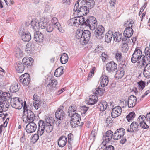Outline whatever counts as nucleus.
Masks as SVG:
<instances>
[{
	"mask_svg": "<svg viewBox=\"0 0 150 150\" xmlns=\"http://www.w3.org/2000/svg\"><path fill=\"white\" fill-rule=\"evenodd\" d=\"M114 148L113 146L112 145H109L106 147L104 149V150H114Z\"/></svg>",
	"mask_w": 150,
	"mask_h": 150,
	"instance_id": "obj_64",
	"label": "nucleus"
},
{
	"mask_svg": "<svg viewBox=\"0 0 150 150\" xmlns=\"http://www.w3.org/2000/svg\"><path fill=\"white\" fill-rule=\"evenodd\" d=\"M35 117L34 113H23V121L26 123L32 122Z\"/></svg>",
	"mask_w": 150,
	"mask_h": 150,
	"instance_id": "obj_8",
	"label": "nucleus"
},
{
	"mask_svg": "<svg viewBox=\"0 0 150 150\" xmlns=\"http://www.w3.org/2000/svg\"><path fill=\"white\" fill-rule=\"evenodd\" d=\"M139 126V124L138 122L135 121L133 122L130 125V132L136 131L138 129Z\"/></svg>",
	"mask_w": 150,
	"mask_h": 150,
	"instance_id": "obj_32",
	"label": "nucleus"
},
{
	"mask_svg": "<svg viewBox=\"0 0 150 150\" xmlns=\"http://www.w3.org/2000/svg\"><path fill=\"white\" fill-rule=\"evenodd\" d=\"M108 105V104L105 101L103 102L100 106V110L102 111H104L107 109V107L108 109L109 105Z\"/></svg>",
	"mask_w": 150,
	"mask_h": 150,
	"instance_id": "obj_40",
	"label": "nucleus"
},
{
	"mask_svg": "<svg viewBox=\"0 0 150 150\" xmlns=\"http://www.w3.org/2000/svg\"><path fill=\"white\" fill-rule=\"evenodd\" d=\"M108 77L105 75H102L100 78V84L101 86L103 87H105L108 85Z\"/></svg>",
	"mask_w": 150,
	"mask_h": 150,
	"instance_id": "obj_25",
	"label": "nucleus"
},
{
	"mask_svg": "<svg viewBox=\"0 0 150 150\" xmlns=\"http://www.w3.org/2000/svg\"><path fill=\"white\" fill-rule=\"evenodd\" d=\"M113 38L115 41L119 42H120L122 38V34L118 32H116L113 35Z\"/></svg>",
	"mask_w": 150,
	"mask_h": 150,
	"instance_id": "obj_33",
	"label": "nucleus"
},
{
	"mask_svg": "<svg viewBox=\"0 0 150 150\" xmlns=\"http://www.w3.org/2000/svg\"><path fill=\"white\" fill-rule=\"evenodd\" d=\"M68 116L71 118L70 123L72 127L74 128L78 127L81 120L80 115L78 113H69Z\"/></svg>",
	"mask_w": 150,
	"mask_h": 150,
	"instance_id": "obj_3",
	"label": "nucleus"
},
{
	"mask_svg": "<svg viewBox=\"0 0 150 150\" xmlns=\"http://www.w3.org/2000/svg\"><path fill=\"white\" fill-rule=\"evenodd\" d=\"M124 72L123 69L119 70L116 72V76L118 78V79L121 78L124 76Z\"/></svg>",
	"mask_w": 150,
	"mask_h": 150,
	"instance_id": "obj_42",
	"label": "nucleus"
},
{
	"mask_svg": "<svg viewBox=\"0 0 150 150\" xmlns=\"http://www.w3.org/2000/svg\"><path fill=\"white\" fill-rule=\"evenodd\" d=\"M77 108L75 106L71 105L69 107L67 112H75Z\"/></svg>",
	"mask_w": 150,
	"mask_h": 150,
	"instance_id": "obj_52",
	"label": "nucleus"
},
{
	"mask_svg": "<svg viewBox=\"0 0 150 150\" xmlns=\"http://www.w3.org/2000/svg\"><path fill=\"white\" fill-rule=\"evenodd\" d=\"M137 99L135 96L134 95H131L128 98L127 105L129 108H132L136 104Z\"/></svg>",
	"mask_w": 150,
	"mask_h": 150,
	"instance_id": "obj_16",
	"label": "nucleus"
},
{
	"mask_svg": "<svg viewBox=\"0 0 150 150\" xmlns=\"http://www.w3.org/2000/svg\"><path fill=\"white\" fill-rule=\"evenodd\" d=\"M144 55L142 54L141 50L138 48H136L132 55L131 59L132 62L133 63H136Z\"/></svg>",
	"mask_w": 150,
	"mask_h": 150,
	"instance_id": "obj_5",
	"label": "nucleus"
},
{
	"mask_svg": "<svg viewBox=\"0 0 150 150\" xmlns=\"http://www.w3.org/2000/svg\"><path fill=\"white\" fill-rule=\"evenodd\" d=\"M140 126L142 128L146 129L149 127V126L146 124L145 122H142L139 123Z\"/></svg>",
	"mask_w": 150,
	"mask_h": 150,
	"instance_id": "obj_55",
	"label": "nucleus"
},
{
	"mask_svg": "<svg viewBox=\"0 0 150 150\" xmlns=\"http://www.w3.org/2000/svg\"><path fill=\"white\" fill-rule=\"evenodd\" d=\"M19 81L23 85L27 86L29 84L30 78L29 75L27 73L19 77Z\"/></svg>",
	"mask_w": 150,
	"mask_h": 150,
	"instance_id": "obj_9",
	"label": "nucleus"
},
{
	"mask_svg": "<svg viewBox=\"0 0 150 150\" xmlns=\"http://www.w3.org/2000/svg\"><path fill=\"white\" fill-rule=\"evenodd\" d=\"M63 67H61L57 69L55 71L57 72L59 74H60L61 75H62L63 73Z\"/></svg>",
	"mask_w": 150,
	"mask_h": 150,
	"instance_id": "obj_57",
	"label": "nucleus"
},
{
	"mask_svg": "<svg viewBox=\"0 0 150 150\" xmlns=\"http://www.w3.org/2000/svg\"><path fill=\"white\" fill-rule=\"evenodd\" d=\"M38 130L37 133L38 135L41 136L44 132L45 123L42 120H40L38 122Z\"/></svg>",
	"mask_w": 150,
	"mask_h": 150,
	"instance_id": "obj_17",
	"label": "nucleus"
},
{
	"mask_svg": "<svg viewBox=\"0 0 150 150\" xmlns=\"http://www.w3.org/2000/svg\"><path fill=\"white\" fill-rule=\"evenodd\" d=\"M148 64L146 60V58L144 55L142 57L138 60L137 62V66L140 69L144 68Z\"/></svg>",
	"mask_w": 150,
	"mask_h": 150,
	"instance_id": "obj_19",
	"label": "nucleus"
},
{
	"mask_svg": "<svg viewBox=\"0 0 150 150\" xmlns=\"http://www.w3.org/2000/svg\"><path fill=\"white\" fill-rule=\"evenodd\" d=\"M79 20L78 17H77L70 19L69 21L71 25L78 26L80 25Z\"/></svg>",
	"mask_w": 150,
	"mask_h": 150,
	"instance_id": "obj_35",
	"label": "nucleus"
},
{
	"mask_svg": "<svg viewBox=\"0 0 150 150\" xmlns=\"http://www.w3.org/2000/svg\"><path fill=\"white\" fill-rule=\"evenodd\" d=\"M6 4L8 6L13 4L14 2L13 0H4Z\"/></svg>",
	"mask_w": 150,
	"mask_h": 150,
	"instance_id": "obj_60",
	"label": "nucleus"
},
{
	"mask_svg": "<svg viewBox=\"0 0 150 150\" xmlns=\"http://www.w3.org/2000/svg\"><path fill=\"white\" fill-rule=\"evenodd\" d=\"M58 19L56 17H53L51 21V22L52 25H55V27L56 26H59L60 23L58 22Z\"/></svg>",
	"mask_w": 150,
	"mask_h": 150,
	"instance_id": "obj_47",
	"label": "nucleus"
},
{
	"mask_svg": "<svg viewBox=\"0 0 150 150\" xmlns=\"http://www.w3.org/2000/svg\"><path fill=\"white\" fill-rule=\"evenodd\" d=\"M134 23L133 21L129 20L126 21L124 23V26L126 27H130L132 28L133 24Z\"/></svg>",
	"mask_w": 150,
	"mask_h": 150,
	"instance_id": "obj_49",
	"label": "nucleus"
},
{
	"mask_svg": "<svg viewBox=\"0 0 150 150\" xmlns=\"http://www.w3.org/2000/svg\"><path fill=\"white\" fill-rule=\"evenodd\" d=\"M57 82L56 80L55 79L50 80V82L49 84H47V86L49 87L50 86L52 90L57 85Z\"/></svg>",
	"mask_w": 150,
	"mask_h": 150,
	"instance_id": "obj_39",
	"label": "nucleus"
},
{
	"mask_svg": "<svg viewBox=\"0 0 150 150\" xmlns=\"http://www.w3.org/2000/svg\"><path fill=\"white\" fill-rule=\"evenodd\" d=\"M81 2L83 5L88 6V8H92L95 5L94 0H82Z\"/></svg>",
	"mask_w": 150,
	"mask_h": 150,
	"instance_id": "obj_26",
	"label": "nucleus"
},
{
	"mask_svg": "<svg viewBox=\"0 0 150 150\" xmlns=\"http://www.w3.org/2000/svg\"><path fill=\"white\" fill-rule=\"evenodd\" d=\"M133 30L131 27H127L124 31L123 34L127 38L131 37L133 34Z\"/></svg>",
	"mask_w": 150,
	"mask_h": 150,
	"instance_id": "obj_28",
	"label": "nucleus"
},
{
	"mask_svg": "<svg viewBox=\"0 0 150 150\" xmlns=\"http://www.w3.org/2000/svg\"><path fill=\"white\" fill-rule=\"evenodd\" d=\"M10 96L9 93L2 92L0 95V104L2 105L4 107L8 108L10 105L9 101Z\"/></svg>",
	"mask_w": 150,
	"mask_h": 150,
	"instance_id": "obj_1",
	"label": "nucleus"
},
{
	"mask_svg": "<svg viewBox=\"0 0 150 150\" xmlns=\"http://www.w3.org/2000/svg\"><path fill=\"white\" fill-rule=\"evenodd\" d=\"M104 31L105 29L104 27L102 25H99L94 32L96 37L98 39L102 38L104 36Z\"/></svg>",
	"mask_w": 150,
	"mask_h": 150,
	"instance_id": "obj_10",
	"label": "nucleus"
},
{
	"mask_svg": "<svg viewBox=\"0 0 150 150\" xmlns=\"http://www.w3.org/2000/svg\"><path fill=\"white\" fill-rule=\"evenodd\" d=\"M45 119L46 123L45 129L47 132L50 133L52 131L53 128V118L51 117L46 116Z\"/></svg>",
	"mask_w": 150,
	"mask_h": 150,
	"instance_id": "obj_6",
	"label": "nucleus"
},
{
	"mask_svg": "<svg viewBox=\"0 0 150 150\" xmlns=\"http://www.w3.org/2000/svg\"><path fill=\"white\" fill-rule=\"evenodd\" d=\"M44 39L43 35L40 32L37 31L35 33L34 37V40L38 42H42Z\"/></svg>",
	"mask_w": 150,
	"mask_h": 150,
	"instance_id": "obj_20",
	"label": "nucleus"
},
{
	"mask_svg": "<svg viewBox=\"0 0 150 150\" xmlns=\"http://www.w3.org/2000/svg\"><path fill=\"white\" fill-rule=\"evenodd\" d=\"M98 98V96L96 95L90 96L86 101V103L88 105H93L97 102Z\"/></svg>",
	"mask_w": 150,
	"mask_h": 150,
	"instance_id": "obj_23",
	"label": "nucleus"
},
{
	"mask_svg": "<svg viewBox=\"0 0 150 150\" xmlns=\"http://www.w3.org/2000/svg\"><path fill=\"white\" fill-rule=\"evenodd\" d=\"M31 26L34 30H36L39 28L45 29L47 25V21L45 20L42 19L38 22L35 20L31 21Z\"/></svg>",
	"mask_w": 150,
	"mask_h": 150,
	"instance_id": "obj_2",
	"label": "nucleus"
},
{
	"mask_svg": "<svg viewBox=\"0 0 150 150\" xmlns=\"http://www.w3.org/2000/svg\"><path fill=\"white\" fill-rule=\"evenodd\" d=\"M67 138L64 136L60 137L58 140V144L59 147H63L66 145L67 142Z\"/></svg>",
	"mask_w": 150,
	"mask_h": 150,
	"instance_id": "obj_30",
	"label": "nucleus"
},
{
	"mask_svg": "<svg viewBox=\"0 0 150 150\" xmlns=\"http://www.w3.org/2000/svg\"><path fill=\"white\" fill-rule=\"evenodd\" d=\"M113 132L111 130L108 131L103 135V139L107 142H109L113 137Z\"/></svg>",
	"mask_w": 150,
	"mask_h": 150,
	"instance_id": "obj_24",
	"label": "nucleus"
},
{
	"mask_svg": "<svg viewBox=\"0 0 150 150\" xmlns=\"http://www.w3.org/2000/svg\"><path fill=\"white\" fill-rule=\"evenodd\" d=\"M65 116V113H55V116L57 120H62Z\"/></svg>",
	"mask_w": 150,
	"mask_h": 150,
	"instance_id": "obj_44",
	"label": "nucleus"
},
{
	"mask_svg": "<svg viewBox=\"0 0 150 150\" xmlns=\"http://www.w3.org/2000/svg\"><path fill=\"white\" fill-rule=\"evenodd\" d=\"M79 2L77 1L76 2L74 8V11L76 12L77 11L78 12V9H79Z\"/></svg>",
	"mask_w": 150,
	"mask_h": 150,
	"instance_id": "obj_59",
	"label": "nucleus"
},
{
	"mask_svg": "<svg viewBox=\"0 0 150 150\" xmlns=\"http://www.w3.org/2000/svg\"><path fill=\"white\" fill-rule=\"evenodd\" d=\"M19 88L20 87L18 84L15 83L11 86L10 90L11 92L12 93H16L18 91Z\"/></svg>",
	"mask_w": 150,
	"mask_h": 150,
	"instance_id": "obj_36",
	"label": "nucleus"
},
{
	"mask_svg": "<svg viewBox=\"0 0 150 150\" xmlns=\"http://www.w3.org/2000/svg\"><path fill=\"white\" fill-rule=\"evenodd\" d=\"M145 54L147 60L148 61H150V48L146 47L145 50Z\"/></svg>",
	"mask_w": 150,
	"mask_h": 150,
	"instance_id": "obj_41",
	"label": "nucleus"
},
{
	"mask_svg": "<svg viewBox=\"0 0 150 150\" xmlns=\"http://www.w3.org/2000/svg\"><path fill=\"white\" fill-rule=\"evenodd\" d=\"M15 67L16 71L18 73H21L25 69V66L23 62H19L15 65Z\"/></svg>",
	"mask_w": 150,
	"mask_h": 150,
	"instance_id": "obj_21",
	"label": "nucleus"
},
{
	"mask_svg": "<svg viewBox=\"0 0 150 150\" xmlns=\"http://www.w3.org/2000/svg\"><path fill=\"white\" fill-rule=\"evenodd\" d=\"M129 38H127V37H124V38H122V42L123 44H127V43H128L129 41Z\"/></svg>",
	"mask_w": 150,
	"mask_h": 150,
	"instance_id": "obj_62",
	"label": "nucleus"
},
{
	"mask_svg": "<svg viewBox=\"0 0 150 150\" xmlns=\"http://www.w3.org/2000/svg\"><path fill=\"white\" fill-rule=\"evenodd\" d=\"M37 128V126L33 122L28 123L25 129L28 133L30 134L34 132Z\"/></svg>",
	"mask_w": 150,
	"mask_h": 150,
	"instance_id": "obj_13",
	"label": "nucleus"
},
{
	"mask_svg": "<svg viewBox=\"0 0 150 150\" xmlns=\"http://www.w3.org/2000/svg\"><path fill=\"white\" fill-rule=\"evenodd\" d=\"M10 103L11 106L16 109H20L23 106L22 100L18 97L12 98L10 101Z\"/></svg>",
	"mask_w": 150,
	"mask_h": 150,
	"instance_id": "obj_4",
	"label": "nucleus"
},
{
	"mask_svg": "<svg viewBox=\"0 0 150 150\" xmlns=\"http://www.w3.org/2000/svg\"><path fill=\"white\" fill-rule=\"evenodd\" d=\"M135 116V113H129L126 116V118L128 122L132 121Z\"/></svg>",
	"mask_w": 150,
	"mask_h": 150,
	"instance_id": "obj_43",
	"label": "nucleus"
},
{
	"mask_svg": "<svg viewBox=\"0 0 150 150\" xmlns=\"http://www.w3.org/2000/svg\"><path fill=\"white\" fill-rule=\"evenodd\" d=\"M86 26L89 27L91 30H93L97 27V23L96 18L93 17H91L86 20Z\"/></svg>",
	"mask_w": 150,
	"mask_h": 150,
	"instance_id": "obj_7",
	"label": "nucleus"
},
{
	"mask_svg": "<svg viewBox=\"0 0 150 150\" xmlns=\"http://www.w3.org/2000/svg\"><path fill=\"white\" fill-rule=\"evenodd\" d=\"M91 33L88 30H85L84 31L82 38L81 39V42L82 44L83 45L87 44L91 36Z\"/></svg>",
	"mask_w": 150,
	"mask_h": 150,
	"instance_id": "obj_15",
	"label": "nucleus"
},
{
	"mask_svg": "<svg viewBox=\"0 0 150 150\" xmlns=\"http://www.w3.org/2000/svg\"><path fill=\"white\" fill-rule=\"evenodd\" d=\"M95 91V93L96 94L95 95L98 94L101 95L104 93L105 90L100 88H96Z\"/></svg>",
	"mask_w": 150,
	"mask_h": 150,
	"instance_id": "obj_48",
	"label": "nucleus"
},
{
	"mask_svg": "<svg viewBox=\"0 0 150 150\" xmlns=\"http://www.w3.org/2000/svg\"><path fill=\"white\" fill-rule=\"evenodd\" d=\"M77 17H78L79 19V22H80V24H81L82 25H85L86 26L85 19L84 17L82 16H78Z\"/></svg>",
	"mask_w": 150,
	"mask_h": 150,
	"instance_id": "obj_46",
	"label": "nucleus"
},
{
	"mask_svg": "<svg viewBox=\"0 0 150 150\" xmlns=\"http://www.w3.org/2000/svg\"><path fill=\"white\" fill-rule=\"evenodd\" d=\"M116 3V0H110L109 3L111 7H114Z\"/></svg>",
	"mask_w": 150,
	"mask_h": 150,
	"instance_id": "obj_61",
	"label": "nucleus"
},
{
	"mask_svg": "<svg viewBox=\"0 0 150 150\" xmlns=\"http://www.w3.org/2000/svg\"><path fill=\"white\" fill-rule=\"evenodd\" d=\"M33 59L31 57H25L22 60V62L24 65L28 67V66H31L33 64Z\"/></svg>",
	"mask_w": 150,
	"mask_h": 150,
	"instance_id": "obj_27",
	"label": "nucleus"
},
{
	"mask_svg": "<svg viewBox=\"0 0 150 150\" xmlns=\"http://www.w3.org/2000/svg\"><path fill=\"white\" fill-rule=\"evenodd\" d=\"M115 58L116 60L119 62H121L123 60V57L121 52L117 51L115 56Z\"/></svg>",
	"mask_w": 150,
	"mask_h": 150,
	"instance_id": "obj_38",
	"label": "nucleus"
},
{
	"mask_svg": "<svg viewBox=\"0 0 150 150\" xmlns=\"http://www.w3.org/2000/svg\"><path fill=\"white\" fill-rule=\"evenodd\" d=\"M89 12V8L85 5H81L78 10V16L86 15Z\"/></svg>",
	"mask_w": 150,
	"mask_h": 150,
	"instance_id": "obj_12",
	"label": "nucleus"
},
{
	"mask_svg": "<svg viewBox=\"0 0 150 150\" xmlns=\"http://www.w3.org/2000/svg\"><path fill=\"white\" fill-rule=\"evenodd\" d=\"M45 29L47 32H51L53 31V28L52 25L47 24Z\"/></svg>",
	"mask_w": 150,
	"mask_h": 150,
	"instance_id": "obj_53",
	"label": "nucleus"
},
{
	"mask_svg": "<svg viewBox=\"0 0 150 150\" xmlns=\"http://www.w3.org/2000/svg\"><path fill=\"white\" fill-rule=\"evenodd\" d=\"M83 33H84V31L83 32V30L80 29H77L75 37L77 39L80 40V41L81 44H82L81 39L82 38Z\"/></svg>",
	"mask_w": 150,
	"mask_h": 150,
	"instance_id": "obj_34",
	"label": "nucleus"
},
{
	"mask_svg": "<svg viewBox=\"0 0 150 150\" xmlns=\"http://www.w3.org/2000/svg\"><path fill=\"white\" fill-rule=\"evenodd\" d=\"M113 36V33L111 31H109L107 33L105 37V41L107 43H109L111 41Z\"/></svg>",
	"mask_w": 150,
	"mask_h": 150,
	"instance_id": "obj_31",
	"label": "nucleus"
},
{
	"mask_svg": "<svg viewBox=\"0 0 150 150\" xmlns=\"http://www.w3.org/2000/svg\"><path fill=\"white\" fill-rule=\"evenodd\" d=\"M143 75L144 76L147 78H150V63L148 64L144 68Z\"/></svg>",
	"mask_w": 150,
	"mask_h": 150,
	"instance_id": "obj_29",
	"label": "nucleus"
},
{
	"mask_svg": "<svg viewBox=\"0 0 150 150\" xmlns=\"http://www.w3.org/2000/svg\"><path fill=\"white\" fill-rule=\"evenodd\" d=\"M122 108L119 106H117L113 108L112 112H121Z\"/></svg>",
	"mask_w": 150,
	"mask_h": 150,
	"instance_id": "obj_50",
	"label": "nucleus"
},
{
	"mask_svg": "<svg viewBox=\"0 0 150 150\" xmlns=\"http://www.w3.org/2000/svg\"><path fill=\"white\" fill-rule=\"evenodd\" d=\"M68 57L67 54L65 53H63L62 55L60 58L61 62L62 64H65L68 61Z\"/></svg>",
	"mask_w": 150,
	"mask_h": 150,
	"instance_id": "obj_37",
	"label": "nucleus"
},
{
	"mask_svg": "<svg viewBox=\"0 0 150 150\" xmlns=\"http://www.w3.org/2000/svg\"><path fill=\"white\" fill-rule=\"evenodd\" d=\"M22 40L24 42H28L31 39V36L29 32L26 33L23 31L20 30L19 32Z\"/></svg>",
	"mask_w": 150,
	"mask_h": 150,
	"instance_id": "obj_14",
	"label": "nucleus"
},
{
	"mask_svg": "<svg viewBox=\"0 0 150 150\" xmlns=\"http://www.w3.org/2000/svg\"><path fill=\"white\" fill-rule=\"evenodd\" d=\"M73 135L71 133L69 134L68 135V143L70 144V143H71L70 145L71 144V141L73 140Z\"/></svg>",
	"mask_w": 150,
	"mask_h": 150,
	"instance_id": "obj_56",
	"label": "nucleus"
},
{
	"mask_svg": "<svg viewBox=\"0 0 150 150\" xmlns=\"http://www.w3.org/2000/svg\"><path fill=\"white\" fill-rule=\"evenodd\" d=\"M88 109V107L85 106L81 107L80 109L81 111H80V112H86L87 111Z\"/></svg>",
	"mask_w": 150,
	"mask_h": 150,
	"instance_id": "obj_58",
	"label": "nucleus"
},
{
	"mask_svg": "<svg viewBox=\"0 0 150 150\" xmlns=\"http://www.w3.org/2000/svg\"><path fill=\"white\" fill-rule=\"evenodd\" d=\"M112 120L110 117H108L106 119L105 122L107 126H108L110 123H112Z\"/></svg>",
	"mask_w": 150,
	"mask_h": 150,
	"instance_id": "obj_63",
	"label": "nucleus"
},
{
	"mask_svg": "<svg viewBox=\"0 0 150 150\" xmlns=\"http://www.w3.org/2000/svg\"><path fill=\"white\" fill-rule=\"evenodd\" d=\"M137 84L139 87V90H142L145 87L146 83L145 82L141 81H140L137 82Z\"/></svg>",
	"mask_w": 150,
	"mask_h": 150,
	"instance_id": "obj_45",
	"label": "nucleus"
},
{
	"mask_svg": "<svg viewBox=\"0 0 150 150\" xmlns=\"http://www.w3.org/2000/svg\"><path fill=\"white\" fill-rule=\"evenodd\" d=\"M146 119V117L144 115H140L138 118V121L139 123L144 122V120Z\"/></svg>",
	"mask_w": 150,
	"mask_h": 150,
	"instance_id": "obj_54",
	"label": "nucleus"
},
{
	"mask_svg": "<svg viewBox=\"0 0 150 150\" xmlns=\"http://www.w3.org/2000/svg\"><path fill=\"white\" fill-rule=\"evenodd\" d=\"M125 133V131L123 128H121L117 130L113 135V139L114 140H118L123 137Z\"/></svg>",
	"mask_w": 150,
	"mask_h": 150,
	"instance_id": "obj_11",
	"label": "nucleus"
},
{
	"mask_svg": "<svg viewBox=\"0 0 150 150\" xmlns=\"http://www.w3.org/2000/svg\"><path fill=\"white\" fill-rule=\"evenodd\" d=\"M106 70L109 72H111L115 71L117 68V64L113 61L108 63L106 65Z\"/></svg>",
	"mask_w": 150,
	"mask_h": 150,
	"instance_id": "obj_18",
	"label": "nucleus"
},
{
	"mask_svg": "<svg viewBox=\"0 0 150 150\" xmlns=\"http://www.w3.org/2000/svg\"><path fill=\"white\" fill-rule=\"evenodd\" d=\"M24 105L23 106L24 108V112H33V111H32L31 110H30L29 108V106H28L27 107L26 105V102H24Z\"/></svg>",
	"mask_w": 150,
	"mask_h": 150,
	"instance_id": "obj_51",
	"label": "nucleus"
},
{
	"mask_svg": "<svg viewBox=\"0 0 150 150\" xmlns=\"http://www.w3.org/2000/svg\"><path fill=\"white\" fill-rule=\"evenodd\" d=\"M39 96L36 94H34L33 97V99L35 101L34 102L33 106L36 110L38 109L41 104V102L39 100Z\"/></svg>",
	"mask_w": 150,
	"mask_h": 150,
	"instance_id": "obj_22",
	"label": "nucleus"
}]
</instances>
